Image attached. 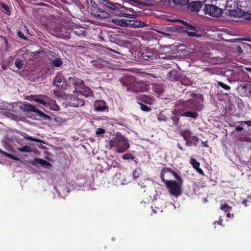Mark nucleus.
<instances>
[{"instance_id": "1", "label": "nucleus", "mask_w": 251, "mask_h": 251, "mask_svg": "<svg viewBox=\"0 0 251 251\" xmlns=\"http://www.w3.org/2000/svg\"><path fill=\"white\" fill-rule=\"evenodd\" d=\"M191 98L186 100L179 99L177 100L178 109L173 111L171 117L173 124L176 125L179 122V116H184L194 119L198 118L199 114L197 112H200L203 108V98L201 93H191Z\"/></svg>"}, {"instance_id": "2", "label": "nucleus", "mask_w": 251, "mask_h": 251, "mask_svg": "<svg viewBox=\"0 0 251 251\" xmlns=\"http://www.w3.org/2000/svg\"><path fill=\"white\" fill-rule=\"evenodd\" d=\"M120 81L123 85L126 87L127 91L145 92L150 89V84L147 81H137L136 79H120Z\"/></svg>"}, {"instance_id": "3", "label": "nucleus", "mask_w": 251, "mask_h": 251, "mask_svg": "<svg viewBox=\"0 0 251 251\" xmlns=\"http://www.w3.org/2000/svg\"><path fill=\"white\" fill-rule=\"evenodd\" d=\"M130 148V145L128 142L127 138L120 134H117L115 138L111 139L109 142V149L111 150L115 148L118 153H123L126 151Z\"/></svg>"}, {"instance_id": "4", "label": "nucleus", "mask_w": 251, "mask_h": 251, "mask_svg": "<svg viewBox=\"0 0 251 251\" xmlns=\"http://www.w3.org/2000/svg\"><path fill=\"white\" fill-rule=\"evenodd\" d=\"M103 5L106 6L107 8L112 10H119V15L126 18H129L131 19H134L136 16L133 14H130L127 13V9L126 7L121 6L118 3H113L109 0H104Z\"/></svg>"}, {"instance_id": "5", "label": "nucleus", "mask_w": 251, "mask_h": 251, "mask_svg": "<svg viewBox=\"0 0 251 251\" xmlns=\"http://www.w3.org/2000/svg\"><path fill=\"white\" fill-rule=\"evenodd\" d=\"M164 182L166 185L167 188L169 189V194L171 196L177 198L181 194L180 186L182 184H179V182H176L174 180L165 181Z\"/></svg>"}, {"instance_id": "6", "label": "nucleus", "mask_w": 251, "mask_h": 251, "mask_svg": "<svg viewBox=\"0 0 251 251\" xmlns=\"http://www.w3.org/2000/svg\"><path fill=\"white\" fill-rule=\"evenodd\" d=\"M90 11L92 15L100 19L107 18L109 16V14L108 12L99 8L95 2L92 4Z\"/></svg>"}, {"instance_id": "7", "label": "nucleus", "mask_w": 251, "mask_h": 251, "mask_svg": "<svg viewBox=\"0 0 251 251\" xmlns=\"http://www.w3.org/2000/svg\"><path fill=\"white\" fill-rule=\"evenodd\" d=\"M205 14H208L210 16L218 17L222 14V9L215 5L212 4L205 5L203 9Z\"/></svg>"}, {"instance_id": "8", "label": "nucleus", "mask_w": 251, "mask_h": 251, "mask_svg": "<svg viewBox=\"0 0 251 251\" xmlns=\"http://www.w3.org/2000/svg\"><path fill=\"white\" fill-rule=\"evenodd\" d=\"M166 173H169L174 176V177L176 178V180L178 181L179 184L180 185L182 184L183 182V180H182L181 177L179 176L176 173L173 171L171 168H169L165 167L164 169H162L161 172H160V177H161V180L163 182H165V181H171L168 179H165L164 176Z\"/></svg>"}, {"instance_id": "9", "label": "nucleus", "mask_w": 251, "mask_h": 251, "mask_svg": "<svg viewBox=\"0 0 251 251\" xmlns=\"http://www.w3.org/2000/svg\"><path fill=\"white\" fill-rule=\"evenodd\" d=\"M85 104V101L77 96L73 95L70 98L69 105L70 106L73 107H77L79 106H83Z\"/></svg>"}, {"instance_id": "10", "label": "nucleus", "mask_w": 251, "mask_h": 251, "mask_svg": "<svg viewBox=\"0 0 251 251\" xmlns=\"http://www.w3.org/2000/svg\"><path fill=\"white\" fill-rule=\"evenodd\" d=\"M147 25L146 24L139 21L127 19V27L136 28L145 27Z\"/></svg>"}, {"instance_id": "11", "label": "nucleus", "mask_w": 251, "mask_h": 251, "mask_svg": "<svg viewBox=\"0 0 251 251\" xmlns=\"http://www.w3.org/2000/svg\"><path fill=\"white\" fill-rule=\"evenodd\" d=\"M107 109L105 102L102 100H96L94 103V109L96 111H103Z\"/></svg>"}, {"instance_id": "12", "label": "nucleus", "mask_w": 251, "mask_h": 251, "mask_svg": "<svg viewBox=\"0 0 251 251\" xmlns=\"http://www.w3.org/2000/svg\"><path fill=\"white\" fill-rule=\"evenodd\" d=\"M31 165L33 166H36L37 164H40L41 166L45 167H49L51 166L50 163L43 159L39 158H35L33 160L30 162Z\"/></svg>"}, {"instance_id": "13", "label": "nucleus", "mask_w": 251, "mask_h": 251, "mask_svg": "<svg viewBox=\"0 0 251 251\" xmlns=\"http://www.w3.org/2000/svg\"><path fill=\"white\" fill-rule=\"evenodd\" d=\"M184 140L186 141L185 145L186 147L196 146L199 142V138L196 136H192L191 138L184 139Z\"/></svg>"}, {"instance_id": "14", "label": "nucleus", "mask_w": 251, "mask_h": 251, "mask_svg": "<svg viewBox=\"0 0 251 251\" xmlns=\"http://www.w3.org/2000/svg\"><path fill=\"white\" fill-rule=\"evenodd\" d=\"M21 109L23 110L24 111L27 112H33L35 111L39 110L36 106L28 102H25V103L22 105V106H21Z\"/></svg>"}, {"instance_id": "15", "label": "nucleus", "mask_w": 251, "mask_h": 251, "mask_svg": "<svg viewBox=\"0 0 251 251\" xmlns=\"http://www.w3.org/2000/svg\"><path fill=\"white\" fill-rule=\"evenodd\" d=\"M202 4L200 1H194L188 5L189 9L192 11L198 12L201 9Z\"/></svg>"}, {"instance_id": "16", "label": "nucleus", "mask_w": 251, "mask_h": 251, "mask_svg": "<svg viewBox=\"0 0 251 251\" xmlns=\"http://www.w3.org/2000/svg\"><path fill=\"white\" fill-rule=\"evenodd\" d=\"M138 100H139L141 102L149 105H151L154 102V100H153L152 98L146 95H141L140 96L139 98H138Z\"/></svg>"}, {"instance_id": "17", "label": "nucleus", "mask_w": 251, "mask_h": 251, "mask_svg": "<svg viewBox=\"0 0 251 251\" xmlns=\"http://www.w3.org/2000/svg\"><path fill=\"white\" fill-rule=\"evenodd\" d=\"M111 22L119 26L124 27H127V19H112Z\"/></svg>"}, {"instance_id": "18", "label": "nucleus", "mask_w": 251, "mask_h": 251, "mask_svg": "<svg viewBox=\"0 0 251 251\" xmlns=\"http://www.w3.org/2000/svg\"><path fill=\"white\" fill-rule=\"evenodd\" d=\"M167 76L168 77H172V78H180L182 77V75L180 71L171 70L168 73Z\"/></svg>"}, {"instance_id": "19", "label": "nucleus", "mask_w": 251, "mask_h": 251, "mask_svg": "<svg viewBox=\"0 0 251 251\" xmlns=\"http://www.w3.org/2000/svg\"><path fill=\"white\" fill-rule=\"evenodd\" d=\"M152 86H153L152 89H153V91H154V93L159 95H161L163 93L164 90H163V87H162V84H153Z\"/></svg>"}, {"instance_id": "20", "label": "nucleus", "mask_w": 251, "mask_h": 251, "mask_svg": "<svg viewBox=\"0 0 251 251\" xmlns=\"http://www.w3.org/2000/svg\"><path fill=\"white\" fill-rule=\"evenodd\" d=\"M229 15L234 18H238L243 16V13L240 9L231 10L228 11Z\"/></svg>"}, {"instance_id": "21", "label": "nucleus", "mask_w": 251, "mask_h": 251, "mask_svg": "<svg viewBox=\"0 0 251 251\" xmlns=\"http://www.w3.org/2000/svg\"><path fill=\"white\" fill-rule=\"evenodd\" d=\"M80 94H81V95L86 98L90 97L92 96L93 95L92 90L89 87H86L83 89V90L80 91Z\"/></svg>"}, {"instance_id": "22", "label": "nucleus", "mask_w": 251, "mask_h": 251, "mask_svg": "<svg viewBox=\"0 0 251 251\" xmlns=\"http://www.w3.org/2000/svg\"><path fill=\"white\" fill-rule=\"evenodd\" d=\"M122 159L124 160H131L134 161L135 164L137 165L136 160L135 159V157L130 152H127L123 155H122Z\"/></svg>"}, {"instance_id": "23", "label": "nucleus", "mask_w": 251, "mask_h": 251, "mask_svg": "<svg viewBox=\"0 0 251 251\" xmlns=\"http://www.w3.org/2000/svg\"><path fill=\"white\" fill-rule=\"evenodd\" d=\"M141 59L144 60H151L153 59V56L147 52H144L141 56Z\"/></svg>"}, {"instance_id": "24", "label": "nucleus", "mask_w": 251, "mask_h": 251, "mask_svg": "<svg viewBox=\"0 0 251 251\" xmlns=\"http://www.w3.org/2000/svg\"><path fill=\"white\" fill-rule=\"evenodd\" d=\"M17 150L21 152H31V149L29 146L25 145L22 147L17 148Z\"/></svg>"}, {"instance_id": "25", "label": "nucleus", "mask_w": 251, "mask_h": 251, "mask_svg": "<svg viewBox=\"0 0 251 251\" xmlns=\"http://www.w3.org/2000/svg\"><path fill=\"white\" fill-rule=\"evenodd\" d=\"M34 113H35L38 115V116L40 117V118H43V119H50V116L46 114L43 112L40 111V110H38L37 111H35L34 112H33Z\"/></svg>"}, {"instance_id": "26", "label": "nucleus", "mask_w": 251, "mask_h": 251, "mask_svg": "<svg viewBox=\"0 0 251 251\" xmlns=\"http://www.w3.org/2000/svg\"><path fill=\"white\" fill-rule=\"evenodd\" d=\"M220 209L225 212H230L232 209V207L227 204H221Z\"/></svg>"}, {"instance_id": "27", "label": "nucleus", "mask_w": 251, "mask_h": 251, "mask_svg": "<svg viewBox=\"0 0 251 251\" xmlns=\"http://www.w3.org/2000/svg\"><path fill=\"white\" fill-rule=\"evenodd\" d=\"M187 34L189 36L199 37L201 36L200 34L198 33V31L195 29H192L187 31Z\"/></svg>"}, {"instance_id": "28", "label": "nucleus", "mask_w": 251, "mask_h": 251, "mask_svg": "<svg viewBox=\"0 0 251 251\" xmlns=\"http://www.w3.org/2000/svg\"><path fill=\"white\" fill-rule=\"evenodd\" d=\"M66 79H54V84H56L58 87L60 86V89H65V87L63 86L62 85H60V83H65Z\"/></svg>"}, {"instance_id": "29", "label": "nucleus", "mask_w": 251, "mask_h": 251, "mask_svg": "<svg viewBox=\"0 0 251 251\" xmlns=\"http://www.w3.org/2000/svg\"><path fill=\"white\" fill-rule=\"evenodd\" d=\"M137 103L140 104V106H141V110H142V111L149 112L151 110V108L147 105H145V104L142 103L140 102H137Z\"/></svg>"}, {"instance_id": "30", "label": "nucleus", "mask_w": 251, "mask_h": 251, "mask_svg": "<svg viewBox=\"0 0 251 251\" xmlns=\"http://www.w3.org/2000/svg\"><path fill=\"white\" fill-rule=\"evenodd\" d=\"M181 137H183L184 139H188L189 138H191V132L188 130H185L181 133Z\"/></svg>"}, {"instance_id": "31", "label": "nucleus", "mask_w": 251, "mask_h": 251, "mask_svg": "<svg viewBox=\"0 0 251 251\" xmlns=\"http://www.w3.org/2000/svg\"><path fill=\"white\" fill-rule=\"evenodd\" d=\"M176 5H185L188 2V0H172Z\"/></svg>"}, {"instance_id": "32", "label": "nucleus", "mask_w": 251, "mask_h": 251, "mask_svg": "<svg viewBox=\"0 0 251 251\" xmlns=\"http://www.w3.org/2000/svg\"><path fill=\"white\" fill-rule=\"evenodd\" d=\"M52 63L54 66L59 67L62 65V61L61 59L57 58L52 61Z\"/></svg>"}, {"instance_id": "33", "label": "nucleus", "mask_w": 251, "mask_h": 251, "mask_svg": "<svg viewBox=\"0 0 251 251\" xmlns=\"http://www.w3.org/2000/svg\"><path fill=\"white\" fill-rule=\"evenodd\" d=\"M140 175H141V171L140 169H138V170H134V171L132 172V177H133L134 180H136Z\"/></svg>"}, {"instance_id": "34", "label": "nucleus", "mask_w": 251, "mask_h": 251, "mask_svg": "<svg viewBox=\"0 0 251 251\" xmlns=\"http://www.w3.org/2000/svg\"><path fill=\"white\" fill-rule=\"evenodd\" d=\"M122 32L123 34L128 37L134 36L135 34V33L134 31L128 29H125L124 31H123Z\"/></svg>"}, {"instance_id": "35", "label": "nucleus", "mask_w": 251, "mask_h": 251, "mask_svg": "<svg viewBox=\"0 0 251 251\" xmlns=\"http://www.w3.org/2000/svg\"><path fill=\"white\" fill-rule=\"evenodd\" d=\"M24 61L20 59L17 58L15 61V66L18 69H21L24 65Z\"/></svg>"}, {"instance_id": "36", "label": "nucleus", "mask_w": 251, "mask_h": 251, "mask_svg": "<svg viewBox=\"0 0 251 251\" xmlns=\"http://www.w3.org/2000/svg\"><path fill=\"white\" fill-rule=\"evenodd\" d=\"M190 163H191V166H192L194 168H199V166H200V163L197 161L196 159L194 158L191 159Z\"/></svg>"}, {"instance_id": "37", "label": "nucleus", "mask_w": 251, "mask_h": 251, "mask_svg": "<svg viewBox=\"0 0 251 251\" xmlns=\"http://www.w3.org/2000/svg\"><path fill=\"white\" fill-rule=\"evenodd\" d=\"M105 133V130L102 128L99 127L96 130V135H97V136H101Z\"/></svg>"}, {"instance_id": "38", "label": "nucleus", "mask_w": 251, "mask_h": 251, "mask_svg": "<svg viewBox=\"0 0 251 251\" xmlns=\"http://www.w3.org/2000/svg\"><path fill=\"white\" fill-rule=\"evenodd\" d=\"M33 100L35 101V102H36L37 103H39L41 104H43L44 105H46L47 104V103L46 102V101L43 100V99H42L35 98V99H33Z\"/></svg>"}, {"instance_id": "39", "label": "nucleus", "mask_w": 251, "mask_h": 251, "mask_svg": "<svg viewBox=\"0 0 251 251\" xmlns=\"http://www.w3.org/2000/svg\"><path fill=\"white\" fill-rule=\"evenodd\" d=\"M218 86L225 89V90H229L230 89L229 86H227L222 82H218Z\"/></svg>"}, {"instance_id": "40", "label": "nucleus", "mask_w": 251, "mask_h": 251, "mask_svg": "<svg viewBox=\"0 0 251 251\" xmlns=\"http://www.w3.org/2000/svg\"><path fill=\"white\" fill-rule=\"evenodd\" d=\"M4 156H5L8 158H9L10 159H12L14 160H16V161L19 160V158L17 157L16 156H15L14 155H13L10 154V153L6 154L4 155Z\"/></svg>"}, {"instance_id": "41", "label": "nucleus", "mask_w": 251, "mask_h": 251, "mask_svg": "<svg viewBox=\"0 0 251 251\" xmlns=\"http://www.w3.org/2000/svg\"><path fill=\"white\" fill-rule=\"evenodd\" d=\"M158 120L159 121H166L167 120V117H165L161 112L159 113V116H158Z\"/></svg>"}, {"instance_id": "42", "label": "nucleus", "mask_w": 251, "mask_h": 251, "mask_svg": "<svg viewBox=\"0 0 251 251\" xmlns=\"http://www.w3.org/2000/svg\"><path fill=\"white\" fill-rule=\"evenodd\" d=\"M26 139H27L29 141H34L35 142H40V139H39L38 138H33L32 136H28V137H26Z\"/></svg>"}, {"instance_id": "43", "label": "nucleus", "mask_w": 251, "mask_h": 251, "mask_svg": "<svg viewBox=\"0 0 251 251\" xmlns=\"http://www.w3.org/2000/svg\"><path fill=\"white\" fill-rule=\"evenodd\" d=\"M17 35L21 39H26L24 34L20 31H18Z\"/></svg>"}, {"instance_id": "44", "label": "nucleus", "mask_w": 251, "mask_h": 251, "mask_svg": "<svg viewBox=\"0 0 251 251\" xmlns=\"http://www.w3.org/2000/svg\"><path fill=\"white\" fill-rule=\"evenodd\" d=\"M243 16H244L247 20L251 21V14L246 13V14H244Z\"/></svg>"}, {"instance_id": "45", "label": "nucleus", "mask_w": 251, "mask_h": 251, "mask_svg": "<svg viewBox=\"0 0 251 251\" xmlns=\"http://www.w3.org/2000/svg\"><path fill=\"white\" fill-rule=\"evenodd\" d=\"M244 130V128L240 126H235V131L237 132H241Z\"/></svg>"}, {"instance_id": "46", "label": "nucleus", "mask_w": 251, "mask_h": 251, "mask_svg": "<svg viewBox=\"0 0 251 251\" xmlns=\"http://www.w3.org/2000/svg\"><path fill=\"white\" fill-rule=\"evenodd\" d=\"M144 75L143 76L145 77H155L154 75H153L151 74L145 73H144Z\"/></svg>"}, {"instance_id": "47", "label": "nucleus", "mask_w": 251, "mask_h": 251, "mask_svg": "<svg viewBox=\"0 0 251 251\" xmlns=\"http://www.w3.org/2000/svg\"><path fill=\"white\" fill-rule=\"evenodd\" d=\"M240 123H243L247 125L248 126H251V121H245L240 122Z\"/></svg>"}, {"instance_id": "48", "label": "nucleus", "mask_w": 251, "mask_h": 251, "mask_svg": "<svg viewBox=\"0 0 251 251\" xmlns=\"http://www.w3.org/2000/svg\"><path fill=\"white\" fill-rule=\"evenodd\" d=\"M194 169H196V171H197V172H198L199 174L203 175V171L200 167H198V168H194Z\"/></svg>"}, {"instance_id": "49", "label": "nucleus", "mask_w": 251, "mask_h": 251, "mask_svg": "<svg viewBox=\"0 0 251 251\" xmlns=\"http://www.w3.org/2000/svg\"><path fill=\"white\" fill-rule=\"evenodd\" d=\"M2 7L3 9H4L6 12H8L9 11V8L8 7V6H7L5 4H2Z\"/></svg>"}, {"instance_id": "50", "label": "nucleus", "mask_w": 251, "mask_h": 251, "mask_svg": "<svg viewBox=\"0 0 251 251\" xmlns=\"http://www.w3.org/2000/svg\"><path fill=\"white\" fill-rule=\"evenodd\" d=\"M236 50L239 53H242L243 52V50L240 46L237 47Z\"/></svg>"}, {"instance_id": "51", "label": "nucleus", "mask_w": 251, "mask_h": 251, "mask_svg": "<svg viewBox=\"0 0 251 251\" xmlns=\"http://www.w3.org/2000/svg\"><path fill=\"white\" fill-rule=\"evenodd\" d=\"M237 40L240 41H251L250 38H239L237 39Z\"/></svg>"}, {"instance_id": "52", "label": "nucleus", "mask_w": 251, "mask_h": 251, "mask_svg": "<svg viewBox=\"0 0 251 251\" xmlns=\"http://www.w3.org/2000/svg\"><path fill=\"white\" fill-rule=\"evenodd\" d=\"M225 62V59L221 58L219 60H218L217 63L222 64Z\"/></svg>"}, {"instance_id": "53", "label": "nucleus", "mask_w": 251, "mask_h": 251, "mask_svg": "<svg viewBox=\"0 0 251 251\" xmlns=\"http://www.w3.org/2000/svg\"><path fill=\"white\" fill-rule=\"evenodd\" d=\"M202 144H203V147H208V146L207 145V142H202Z\"/></svg>"}, {"instance_id": "54", "label": "nucleus", "mask_w": 251, "mask_h": 251, "mask_svg": "<svg viewBox=\"0 0 251 251\" xmlns=\"http://www.w3.org/2000/svg\"><path fill=\"white\" fill-rule=\"evenodd\" d=\"M215 222H217L218 225H221L222 224V219H220L218 221H216Z\"/></svg>"}, {"instance_id": "55", "label": "nucleus", "mask_w": 251, "mask_h": 251, "mask_svg": "<svg viewBox=\"0 0 251 251\" xmlns=\"http://www.w3.org/2000/svg\"><path fill=\"white\" fill-rule=\"evenodd\" d=\"M0 153H1V154H2L3 155H4L6 154H8L6 152L2 151L1 149H0Z\"/></svg>"}, {"instance_id": "56", "label": "nucleus", "mask_w": 251, "mask_h": 251, "mask_svg": "<svg viewBox=\"0 0 251 251\" xmlns=\"http://www.w3.org/2000/svg\"><path fill=\"white\" fill-rule=\"evenodd\" d=\"M226 217L228 218H233V214H230L229 213H228L227 214H226Z\"/></svg>"}, {"instance_id": "57", "label": "nucleus", "mask_w": 251, "mask_h": 251, "mask_svg": "<svg viewBox=\"0 0 251 251\" xmlns=\"http://www.w3.org/2000/svg\"><path fill=\"white\" fill-rule=\"evenodd\" d=\"M175 80H181V81H180V83H181V85H185V84H184L183 83V81L185 80V79H175Z\"/></svg>"}, {"instance_id": "58", "label": "nucleus", "mask_w": 251, "mask_h": 251, "mask_svg": "<svg viewBox=\"0 0 251 251\" xmlns=\"http://www.w3.org/2000/svg\"><path fill=\"white\" fill-rule=\"evenodd\" d=\"M245 69L246 70L248 71L251 74V68L246 67Z\"/></svg>"}, {"instance_id": "59", "label": "nucleus", "mask_w": 251, "mask_h": 251, "mask_svg": "<svg viewBox=\"0 0 251 251\" xmlns=\"http://www.w3.org/2000/svg\"><path fill=\"white\" fill-rule=\"evenodd\" d=\"M177 148H178L179 150L181 151L184 150V149H183V148L179 145H177Z\"/></svg>"}, {"instance_id": "60", "label": "nucleus", "mask_w": 251, "mask_h": 251, "mask_svg": "<svg viewBox=\"0 0 251 251\" xmlns=\"http://www.w3.org/2000/svg\"><path fill=\"white\" fill-rule=\"evenodd\" d=\"M159 32L162 33V34H164L165 35H167V36H169L170 35V34H167V33H165L164 32Z\"/></svg>"}, {"instance_id": "61", "label": "nucleus", "mask_w": 251, "mask_h": 251, "mask_svg": "<svg viewBox=\"0 0 251 251\" xmlns=\"http://www.w3.org/2000/svg\"><path fill=\"white\" fill-rule=\"evenodd\" d=\"M4 41H5V43L6 45H7V43H8L7 40H6V39H5Z\"/></svg>"}, {"instance_id": "62", "label": "nucleus", "mask_w": 251, "mask_h": 251, "mask_svg": "<svg viewBox=\"0 0 251 251\" xmlns=\"http://www.w3.org/2000/svg\"><path fill=\"white\" fill-rule=\"evenodd\" d=\"M249 47H250V48L251 49V44L249 45Z\"/></svg>"}]
</instances>
